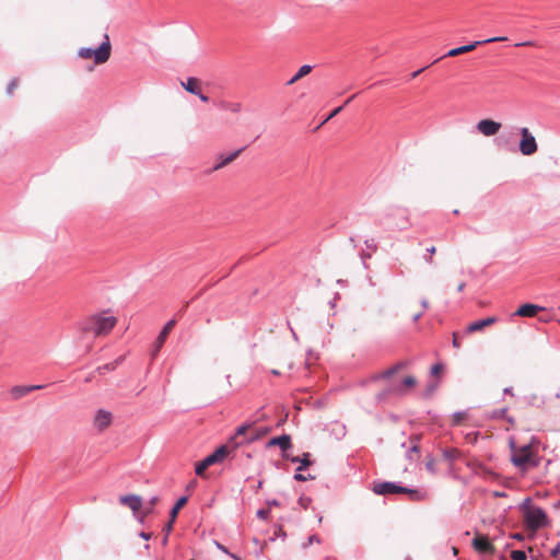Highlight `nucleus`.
<instances>
[{
    "instance_id": "obj_47",
    "label": "nucleus",
    "mask_w": 560,
    "mask_h": 560,
    "mask_svg": "<svg viewBox=\"0 0 560 560\" xmlns=\"http://www.w3.org/2000/svg\"><path fill=\"white\" fill-rule=\"evenodd\" d=\"M505 39H506V37H504V36H497V37L487 38V39H483L480 42H481V45H483V44H488V43L502 42Z\"/></svg>"
},
{
    "instance_id": "obj_10",
    "label": "nucleus",
    "mask_w": 560,
    "mask_h": 560,
    "mask_svg": "<svg viewBox=\"0 0 560 560\" xmlns=\"http://www.w3.org/2000/svg\"><path fill=\"white\" fill-rule=\"evenodd\" d=\"M250 424L244 423L236 429L235 434L230 439L229 443L233 444L234 447H237L245 443H250L257 439V435L247 436L246 432L249 429Z\"/></svg>"
},
{
    "instance_id": "obj_6",
    "label": "nucleus",
    "mask_w": 560,
    "mask_h": 560,
    "mask_svg": "<svg viewBox=\"0 0 560 560\" xmlns=\"http://www.w3.org/2000/svg\"><path fill=\"white\" fill-rule=\"evenodd\" d=\"M518 131V135L521 136L518 150L523 155H533L538 150V144L536 142L535 137L529 131L528 128L522 127L516 129Z\"/></svg>"
},
{
    "instance_id": "obj_9",
    "label": "nucleus",
    "mask_w": 560,
    "mask_h": 560,
    "mask_svg": "<svg viewBox=\"0 0 560 560\" xmlns=\"http://www.w3.org/2000/svg\"><path fill=\"white\" fill-rule=\"evenodd\" d=\"M176 322L175 319H170L168 322H166V324L163 326L162 330L160 331L156 340L154 341L152 348H151V357L152 359H155L160 352V350L162 349L168 334L171 332V330L173 329V327L175 326Z\"/></svg>"
},
{
    "instance_id": "obj_44",
    "label": "nucleus",
    "mask_w": 560,
    "mask_h": 560,
    "mask_svg": "<svg viewBox=\"0 0 560 560\" xmlns=\"http://www.w3.org/2000/svg\"><path fill=\"white\" fill-rule=\"evenodd\" d=\"M287 536L285 532L283 530L282 526H276L275 528V537H271L270 540H275L276 537L284 538Z\"/></svg>"
},
{
    "instance_id": "obj_63",
    "label": "nucleus",
    "mask_w": 560,
    "mask_h": 560,
    "mask_svg": "<svg viewBox=\"0 0 560 560\" xmlns=\"http://www.w3.org/2000/svg\"><path fill=\"white\" fill-rule=\"evenodd\" d=\"M514 539L516 540H523L524 539V535L521 534V533H516L512 536Z\"/></svg>"
},
{
    "instance_id": "obj_26",
    "label": "nucleus",
    "mask_w": 560,
    "mask_h": 560,
    "mask_svg": "<svg viewBox=\"0 0 560 560\" xmlns=\"http://www.w3.org/2000/svg\"><path fill=\"white\" fill-rule=\"evenodd\" d=\"M122 361V357H119L118 359H116L114 362H110V363H106L104 365H101L96 369V372L100 374V375H104L106 372H109V371H114L116 369V366L121 363Z\"/></svg>"
},
{
    "instance_id": "obj_49",
    "label": "nucleus",
    "mask_w": 560,
    "mask_h": 560,
    "mask_svg": "<svg viewBox=\"0 0 560 560\" xmlns=\"http://www.w3.org/2000/svg\"><path fill=\"white\" fill-rule=\"evenodd\" d=\"M364 244L368 248L372 249V250H376L377 248V245L375 243V240L374 238H368L364 241Z\"/></svg>"
},
{
    "instance_id": "obj_58",
    "label": "nucleus",
    "mask_w": 560,
    "mask_h": 560,
    "mask_svg": "<svg viewBox=\"0 0 560 560\" xmlns=\"http://www.w3.org/2000/svg\"><path fill=\"white\" fill-rule=\"evenodd\" d=\"M282 457H283L284 459H287V460H290V462H291V458H298L299 456H293V455L289 454V453H288V451H287V452L282 453Z\"/></svg>"
},
{
    "instance_id": "obj_21",
    "label": "nucleus",
    "mask_w": 560,
    "mask_h": 560,
    "mask_svg": "<svg viewBox=\"0 0 560 560\" xmlns=\"http://www.w3.org/2000/svg\"><path fill=\"white\" fill-rule=\"evenodd\" d=\"M180 84L185 91L194 95L199 94V91H201L200 81L195 77L187 78V80L185 82L182 81Z\"/></svg>"
},
{
    "instance_id": "obj_38",
    "label": "nucleus",
    "mask_w": 560,
    "mask_h": 560,
    "mask_svg": "<svg viewBox=\"0 0 560 560\" xmlns=\"http://www.w3.org/2000/svg\"><path fill=\"white\" fill-rule=\"evenodd\" d=\"M270 515V510L267 508V509H259L257 512H256V516L259 518V520H268Z\"/></svg>"
},
{
    "instance_id": "obj_60",
    "label": "nucleus",
    "mask_w": 560,
    "mask_h": 560,
    "mask_svg": "<svg viewBox=\"0 0 560 560\" xmlns=\"http://www.w3.org/2000/svg\"><path fill=\"white\" fill-rule=\"evenodd\" d=\"M153 508H154V506H151V505L147 506V508L143 510V514H144V515H149V514L153 513Z\"/></svg>"
},
{
    "instance_id": "obj_15",
    "label": "nucleus",
    "mask_w": 560,
    "mask_h": 560,
    "mask_svg": "<svg viewBox=\"0 0 560 560\" xmlns=\"http://www.w3.org/2000/svg\"><path fill=\"white\" fill-rule=\"evenodd\" d=\"M112 420H113L112 412L104 410V409H100L94 417V425L100 431H103L110 425Z\"/></svg>"
},
{
    "instance_id": "obj_54",
    "label": "nucleus",
    "mask_w": 560,
    "mask_h": 560,
    "mask_svg": "<svg viewBox=\"0 0 560 560\" xmlns=\"http://www.w3.org/2000/svg\"><path fill=\"white\" fill-rule=\"evenodd\" d=\"M159 501H160V498L158 495H153L150 498L148 504L151 506H154L155 504H158Z\"/></svg>"
},
{
    "instance_id": "obj_1",
    "label": "nucleus",
    "mask_w": 560,
    "mask_h": 560,
    "mask_svg": "<svg viewBox=\"0 0 560 560\" xmlns=\"http://www.w3.org/2000/svg\"><path fill=\"white\" fill-rule=\"evenodd\" d=\"M372 491L377 495L406 493L412 501H422L425 498L424 492L405 487L400 482L396 481H375L373 482Z\"/></svg>"
},
{
    "instance_id": "obj_53",
    "label": "nucleus",
    "mask_w": 560,
    "mask_h": 560,
    "mask_svg": "<svg viewBox=\"0 0 560 560\" xmlns=\"http://www.w3.org/2000/svg\"><path fill=\"white\" fill-rule=\"evenodd\" d=\"M389 393H390V390H389V389H386V390H384V392H382V393H378V394H377V396H376L377 400H378V401L384 400V399L387 397V395H388Z\"/></svg>"
},
{
    "instance_id": "obj_19",
    "label": "nucleus",
    "mask_w": 560,
    "mask_h": 560,
    "mask_svg": "<svg viewBox=\"0 0 560 560\" xmlns=\"http://www.w3.org/2000/svg\"><path fill=\"white\" fill-rule=\"evenodd\" d=\"M480 45H481V42L480 40H476V42L469 43V44L464 45V46L452 48L442 58L455 57V56H458L460 54L472 51L474 49H476Z\"/></svg>"
},
{
    "instance_id": "obj_34",
    "label": "nucleus",
    "mask_w": 560,
    "mask_h": 560,
    "mask_svg": "<svg viewBox=\"0 0 560 560\" xmlns=\"http://www.w3.org/2000/svg\"><path fill=\"white\" fill-rule=\"evenodd\" d=\"M511 558L513 560H526L527 559V555L524 550H513L511 552Z\"/></svg>"
},
{
    "instance_id": "obj_30",
    "label": "nucleus",
    "mask_w": 560,
    "mask_h": 560,
    "mask_svg": "<svg viewBox=\"0 0 560 560\" xmlns=\"http://www.w3.org/2000/svg\"><path fill=\"white\" fill-rule=\"evenodd\" d=\"M518 508L523 512V514L526 515V512L532 511L534 509V506H532V499L529 497L525 498Z\"/></svg>"
},
{
    "instance_id": "obj_36",
    "label": "nucleus",
    "mask_w": 560,
    "mask_h": 560,
    "mask_svg": "<svg viewBox=\"0 0 560 560\" xmlns=\"http://www.w3.org/2000/svg\"><path fill=\"white\" fill-rule=\"evenodd\" d=\"M214 544L219 550H221L225 555L230 556L232 559L240 560V558L235 553L230 552L229 549L224 545H222L218 541H215Z\"/></svg>"
},
{
    "instance_id": "obj_16",
    "label": "nucleus",
    "mask_w": 560,
    "mask_h": 560,
    "mask_svg": "<svg viewBox=\"0 0 560 560\" xmlns=\"http://www.w3.org/2000/svg\"><path fill=\"white\" fill-rule=\"evenodd\" d=\"M119 502L122 505L128 506L135 514L141 509L142 506V499L138 494H126L121 495L119 498Z\"/></svg>"
},
{
    "instance_id": "obj_48",
    "label": "nucleus",
    "mask_w": 560,
    "mask_h": 560,
    "mask_svg": "<svg viewBox=\"0 0 560 560\" xmlns=\"http://www.w3.org/2000/svg\"><path fill=\"white\" fill-rule=\"evenodd\" d=\"M175 520H173L172 517H170V521L164 525L163 527V533L167 535H170V533L172 532L173 529V524H174Z\"/></svg>"
},
{
    "instance_id": "obj_23",
    "label": "nucleus",
    "mask_w": 560,
    "mask_h": 560,
    "mask_svg": "<svg viewBox=\"0 0 560 560\" xmlns=\"http://www.w3.org/2000/svg\"><path fill=\"white\" fill-rule=\"evenodd\" d=\"M312 69H313V66H311V65H303L298 70V72L287 82V85L294 84L296 81H299L300 79H302L305 75H307L312 71Z\"/></svg>"
},
{
    "instance_id": "obj_35",
    "label": "nucleus",
    "mask_w": 560,
    "mask_h": 560,
    "mask_svg": "<svg viewBox=\"0 0 560 560\" xmlns=\"http://www.w3.org/2000/svg\"><path fill=\"white\" fill-rule=\"evenodd\" d=\"M425 468L431 472H435V459L432 455L427 456Z\"/></svg>"
},
{
    "instance_id": "obj_29",
    "label": "nucleus",
    "mask_w": 560,
    "mask_h": 560,
    "mask_svg": "<svg viewBox=\"0 0 560 560\" xmlns=\"http://www.w3.org/2000/svg\"><path fill=\"white\" fill-rule=\"evenodd\" d=\"M28 393H31V388L27 386H15L12 388V395L16 399L25 396Z\"/></svg>"
},
{
    "instance_id": "obj_25",
    "label": "nucleus",
    "mask_w": 560,
    "mask_h": 560,
    "mask_svg": "<svg viewBox=\"0 0 560 560\" xmlns=\"http://www.w3.org/2000/svg\"><path fill=\"white\" fill-rule=\"evenodd\" d=\"M410 441L412 442V446L406 452V458L409 459V460H413V453H419L420 451V447H419V441H420V435H412L410 438Z\"/></svg>"
},
{
    "instance_id": "obj_17",
    "label": "nucleus",
    "mask_w": 560,
    "mask_h": 560,
    "mask_svg": "<svg viewBox=\"0 0 560 560\" xmlns=\"http://www.w3.org/2000/svg\"><path fill=\"white\" fill-rule=\"evenodd\" d=\"M267 446H279L281 453H284L292 447L291 436L289 434L273 436L268 441Z\"/></svg>"
},
{
    "instance_id": "obj_7",
    "label": "nucleus",
    "mask_w": 560,
    "mask_h": 560,
    "mask_svg": "<svg viewBox=\"0 0 560 560\" xmlns=\"http://www.w3.org/2000/svg\"><path fill=\"white\" fill-rule=\"evenodd\" d=\"M511 462L523 472H526L530 468H535L539 465V458L536 457L534 454H522L517 452H514L512 454Z\"/></svg>"
},
{
    "instance_id": "obj_24",
    "label": "nucleus",
    "mask_w": 560,
    "mask_h": 560,
    "mask_svg": "<svg viewBox=\"0 0 560 560\" xmlns=\"http://www.w3.org/2000/svg\"><path fill=\"white\" fill-rule=\"evenodd\" d=\"M187 501H188V497H186V495L178 498L177 501L175 502L174 506L170 511V517H172L173 520H176L178 512L180 511V509H183L186 505Z\"/></svg>"
},
{
    "instance_id": "obj_8",
    "label": "nucleus",
    "mask_w": 560,
    "mask_h": 560,
    "mask_svg": "<svg viewBox=\"0 0 560 560\" xmlns=\"http://www.w3.org/2000/svg\"><path fill=\"white\" fill-rule=\"evenodd\" d=\"M291 463H299L300 466L296 468V472L294 474L293 478L296 481H307L313 480L315 477L312 475H303L301 471L307 469L310 466H312L313 460L311 459V453L305 452L298 458H291Z\"/></svg>"
},
{
    "instance_id": "obj_62",
    "label": "nucleus",
    "mask_w": 560,
    "mask_h": 560,
    "mask_svg": "<svg viewBox=\"0 0 560 560\" xmlns=\"http://www.w3.org/2000/svg\"><path fill=\"white\" fill-rule=\"evenodd\" d=\"M420 303L423 310L429 307V301L427 299H422Z\"/></svg>"
},
{
    "instance_id": "obj_5",
    "label": "nucleus",
    "mask_w": 560,
    "mask_h": 560,
    "mask_svg": "<svg viewBox=\"0 0 560 560\" xmlns=\"http://www.w3.org/2000/svg\"><path fill=\"white\" fill-rule=\"evenodd\" d=\"M524 522L528 529L537 530L548 525V516L544 509L534 506L532 511L524 515Z\"/></svg>"
},
{
    "instance_id": "obj_43",
    "label": "nucleus",
    "mask_w": 560,
    "mask_h": 560,
    "mask_svg": "<svg viewBox=\"0 0 560 560\" xmlns=\"http://www.w3.org/2000/svg\"><path fill=\"white\" fill-rule=\"evenodd\" d=\"M438 382H430L428 385H427V388H425V396H430L436 388H438Z\"/></svg>"
},
{
    "instance_id": "obj_42",
    "label": "nucleus",
    "mask_w": 560,
    "mask_h": 560,
    "mask_svg": "<svg viewBox=\"0 0 560 560\" xmlns=\"http://www.w3.org/2000/svg\"><path fill=\"white\" fill-rule=\"evenodd\" d=\"M312 502V499L310 497H300L299 498V504L303 508V509H307L308 505L311 504Z\"/></svg>"
},
{
    "instance_id": "obj_4",
    "label": "nucleus",
    "mask_w": 560,
    "mask_h": 560,
    "mask_svg": "<svg viewBox=\"0 0 560 560\" xmlns=\"http://www.w3.org/2000/svg\"><path fill=\"white\" fill-rule=\"evenodd\" d=\"M229 446L223 444L215 448L214 452L206 456L203 459L198 462L195 466V472L197 476L202 477L206 469L214 464L221 463L229 455Z\"/></svg>"
},
{
    "instance_id": "obj_33",
    "label": "nucleus",
    "mask_w": 560,
    "mask_h": 560,
    "mask_svg": "<svg viewBox=\"0 0 560 560\" xmlns=\"http://www.w3.org/2000/svg\"><path fill=\"white\" fill-rule=\"evenodd\" d=\"M506 411H508V408L504 407V408H500V409H495L491 412V418L492 419H504L505 416H506Z\"/></svg>"
},
{
    "instance_id": "obj_55",
    "label": "nucleus",
    "mask_w": 560,
    "mask_h": 560,
    "mask_svg": "<svg viewBox=\"0 0 560 560\" xmlns=\"http://www.w3.org/2000/svg\"><path fill=\"white\" fill-rule=\"evenodd\" d=\"M196 96H198L199 100L201 102H203V103H208L209 102V97L206 94H203L201 91H199V94H196Z\"/></svg>"
},
{
    "instance_id": "obj_32",
    "label": "nucleus",
    "mask_w": 560,
    "mask_h": 560,
    "mask_svg": "<svg viewBox=\"0 0 560 560\" xmlns=\"http://www.w3.org/2000/svg\"><path fill=\"white\" fill-rule=\"evenodd\" d=\"M343 109V105L341 106H338L336 107L335 109H332L328 115L327 117L320 122V125L316 128L318 129L320 126H323L324 124H326L327 121H329L330 119H332L335 116H337L341 110Z\"/></svg>"
},
{
    "instance_id": "obj_57",
    "label": "nucleus",
    "mask_w": 560,
    "mask_h": 560,
    "mask_svg": "<svg viewBox=\"0 0 560 560\" xmlns=\"http://www.w3.org/2000/svg\"><path fill=\"white\" fill-rule=\"evenodd\" d=\"M139 536H140L142 539H144V540H149V539H151L152 534H151V533H147V532H140V533H139Z\"/></svg>"
},
{
    "instance_id": "obj_31",
    "label": "nucleus",
    "mask_w": 560,
    "mask_h": 560,
    "mask_svg": "<svg viewBox=\"0 0 560 560\" xmlns=\"http://www.w3.org/2000/svg\"><path fill=\"white\" fill-rule=\"evenodd\" d=\"M409 226V221L406 215L401 219L399 223L396 224H387L388 229H398V230H406Z\"/></svg>"
},
{
    "instance_id": "obj_13",
    "label": "nucleus",
    "mask_w": 560,
    "mask_h": 560,
    "mask_svg": "<svg viewBox=\"0 0 560 560\" xmlns=\"http://www.w3.org/2000/svg\"><path fill=\"white\" fill-rule=\"evenodd\" d=\"M245 149H246V147L240 148V149L235 150L234 152L230 153L226 156L221 154L219 156V162L217 164H214L211 168L207 170L205 173L206 174H211V173H213L215 171L221 170L222 167H224L228 164H230L231 162H233Z\"/></svg>"
},
{
    "instance_id": "obj_56",
    "label": "nucleus",
    "mask_w": 560,
    "mask_h": 560,
    "mask_svg": "<svg viewBox=\"0 0 560 560\" xmlns=\"http://www.w3.org/2000/svg\"><path fill=\"white\" fill-rule=\"evenodd\" d=\"M452 345H453L454 348H459L460 347V342H459V340L457 338V335L455 332L453 334Z\"/></svg>"
},
{
    "instance_id": "obj_2",
    "label": "nucleus",
    "mask_w": 560,
    "mask_h": 560,
    "mask_svg": "<svg viewBox=\"0 0 560 560\" xmlns=\"http://www.w3.org/2000/svg\"><path fill=\"white\" fill-rule=\"evenodd\" d=\"M112 45L107 34L104 35V40L96 48L82 47L79 49L78 55L84 59H93L95 65H103L110 58Z\"/></svg>"
},
{
    "instance_id": "obj_3",
    "label": "nucleus",
    "mask_w": 560,
    "mask_h": 560,
    "mask_svg": "<svg viewBox=\"0 0 560 560\" xmlns=\"http://www.w3.org/2000/svg\"><path fill=\"white\" fill-rule=\"evenodd\" d=\"M115 316H104L102 314L93 315L89 318L84 330L92 331L95 336L108 334L116 325Z\"/></svg>"
},
{
    "instance_id": "obj_46",
    "label": "nucleus",
    "mask_w": 560,
    "mask_h": 560,
    "mask_svg": "<svg viewBox=\"0 0 560 560\" xmlns=\"http://www.w3.org/2000/svg\"><path fill=\"white\" fill-rule=\"evenodd\" d=\"M314 542H320V538L317 535H311L307 539V542L303 544V548H307L310 545Z\"/></svg>"
},
{
    "instance_id": "obj_11",
    "label": "nucleus",
    "mask_w": 560,
    "mask_h": 560,
    "mask_svg": "<svg viewBox=\"0 0 560 560\" xmlns=\"http://www.w3.org/2000/svg\"><path fill=\"white\" fill-rule=\"evenodd\" d=\"M516 127H514L511 131L502 132L497 138V145L499 148L513 151L515 152L516 149L514 148V140L515 137L518 135V131H516Z\"/></svg>"
},
{
    "instance_id": "obj_39",
    "label": "nucleus",
    "mask_w": 560,
    "mask_h": 560,
    "mask_svg": "<svg viewBox=\"0 0 560 560\" xmlns=\"http://www.w3.org/2000/svg\"><path fill=\"white\" fill-rule=\"evenodd\" d=\"M416 378L411 375L409 376H406L402 382H401V387L405 386V387H413L416 385Z\"/></svg>"
},
{
    "instance_id": "obj_52",
    "label": "nucleus",
    "mask_w": 560,
    "mask_h": 560,
    "mask_svg": "<svg viewBox=\"0 0 560 560\" xmlns=\"http://www.w3.org/2000/svg\"><path fill=\"white\" fill-rule=\"evenodd\" d=\"M551 557H558L560 555V542H558L550 551Z\"/></svg>"
},
{
    "instance_id": "obj_14",
    "label": "nucleus",
    "mask_w": 560,
    "mask_h": 560,
    "mask_svg": "<svg viewBox=\"0 0 560 560\" xmlns=\"http://www.w3.org/2000/svg\"><path fill=\"white\" fill-rule=\"evenodd\" d=\"M545 310L542 306L533 304V303H525L522 304L513 314L514 316H521V317H535L540 311Z\"/></svg>"
},
{
    "instance_id": "obj_20",
    "label": "nucleus",
    "mask_w": 560,
    "mask_h": 560,
    "mask_svg": "<svg viewBox=\"0 0 560 560\" xmlns=\"http://www.w3.org/2000/svg\"><path fill=\"white\" fill-rule=\"evenodd\" d=\"M409 365L408 361H399L389 369L383 371L381 374H378L375 378L376 380H387L392 377L394 374H396L398 371L406 369Z\"/></svg>"
},
{
    "instance_id": "obj_40",
    "label": "nucleus",
    "mask_w": 560,
    "mask_h": 560,
    "mask_svg": "<svg viewBox=\"0 0 560 560\" xmlns=\"http://www.w3.org/2000/svg\"><path fill=\"white\" fill-rule=\"evenodd\" d=\"M18 83H19V80L16 78H13L8 86H7V94L8 95H11L13 93V91L18 88Z\"/></svg>"
},
{
    "instance_id": "obj_61",
    "label": "nucleus",
    "mask_w": 560,
    "mask_h": 560,
    "mask_svg": "<svg viewBox=\"0 0 560 560\" xmlns=\"http://www.w3.org/2000/svg\"><path fill=\"white\" fill-rule=\"evenodd\" d=\"M503 394H504V395H511V396H513V395H514V394H513V388H512V387H505V388L503 389Z\"/></svg>"
},
{
    "instance_id": "obj_28",
    "label": "nucleus",
    "mask_w": 560,
    "mask_h": 560,
    "mask_svg": "<svg viewBox=\"0 0 560 560\" xmlns=\"http://www.w3.org/2000/svg\"><path fill=\"white\" fill-rule=\"evenodd\" d=\"M220 107L226 110H231L232 113H240L242 110V104L241 103H234V102H220Z\"/></svg>"
},
{
    "instance_id": "obj_27",
    "label": "nucleus",
    "mask_w": 560,
    "mask_h": 560,
    "mask_svg": "<svg viewBox=\"0 0 560 560\" xmlns=\"http://www.w3.org/2000/svg\"><path fill=\"white\" fill-rule=\"evenodd\" d=\"M460 453L457 448H445L443 450V458L448 463L455 462L459 457Z\"/></svg>"
},
{
    "instance_id": "obj_59",
    "label": "nucleus",
    "mask_w": 560,
    "mask_h": 560,
    "mask_svg": "<svg viewBox=\"0 0 560 560\" xmlns=\"http://www.w3.org/2000/svg\"><path fill=\"white\" fill-rule=\"evenodd\" d=\"M428 67H423L415 72L411 73V78L415 79L417 78L423 70H425Z\"/></svg>"
},
{
    "instance_id": "obj_41",
    "label": "nucleus",
    "mask_w": 560,
    "mask_h": 560,
    "mask_svg": "<svg viewBox=\"0 0 560 560\" xmlns=\"http://www.w3.org/2000/svg\"><path fill=\"white\" fill-rule=\"evenodd\" d=\"M443 368H444V365L442 363L433 364L431 368V371H430L431 375L438 376L441 373V371L443 370Z\"/></svg>"
},
{
    "instance_id": "obj_45",
    "label": "nucleus",
    "mask_w": 560,
    "mask_h": 560,
    "mask_svg": "<svg viewBox=\"0 0 560 560\" xmlns=\"http://www.w3.org/2000/svg\"><path fill=\"white\" fill-rule=\"evenodd\" d=\"M435 252H436L435 246H431V247L427 248V253L429 254V256H424V260L429 264H432L433 262L432 255H434Z\"/></svg>"
},
{
    "instance_id": "obj_22",
    "label": "nucleus",
    "mask_w": 560,
    "mask_h": 560,
    "mask_svg": "<svg viewBox=\"0 0 560 560\" xmlns=\"http://www.w3.org/2000/svg\"><path fill=\"white\" fill-rule=\"evenodd\" d=\"M472 547L480 552H486L491 550L493 547L491 542L486 537L477 536L471 541Z\"/></svg>"
},
{
    "instance_id": "obj_12",
    "label": "nucleus",
    "mask_w": 560,
    "mask_h": 560,
    "mask_svg": "<svg viewBox=\"0 0 560 560\" xmlns=\"http://www.w3.org/2000/svg\"><path fill=\"white\" fill-rule=\"evenodd\" d=\"M477 130L483 136L491 137L499 132L501 124L492 119H481L476 126Z\"/></svg>"
},
{
    "instance_id": "obj_18",
    "label": "nucleus",
    "mask_w": 560,
    "mask_h": 560,
    "mask_svg": "<svg viewBox=\"0 0 560 560\" xmlns=\"http://www.w3.org/2000/svg\"><path fill=\"white\" fill-rule=\"evenodd\" d=\"M498 322V318L495 316H490V317H486V318H482V319H478V320H475L472 323H470L468 326H467V329L466 331L471 334V332H476V331H480L482 330L485 327H488L494 323Z\"/></svg>"
},
{
    "instance_id": "obj_64",
    "label": "nucleus",
    "mask_w": 560,
    "mask_h": 560,
    "mask_svg": "<svg viewBox=\"0 0 560 560\" xmlns=\"http://www.w3.org/2000/svg\"><path fill=\"white\" fill-rule=\"evenodd\" d=\"M360 256H361L362 260L364 261L365 259H368V258H370V257H371V254L365 253V252H362V253L360 254Z\"/></svg>"
},
{
    "instance_id": "obj_37",
    "label": "nucleus",
    "mask_w": 560,
    "mask_h": 560,
    "mask_svg": "<svg viewBox=\"0 0 560 560\" xmlns=\"http://www.w3.org/2000/svg\"><path fill=\"white\" fill-rule=\"evenodd\" d=\"M466 418L465 411H456L453 413V423L459 424Z\"/></svg>"
},
{
    "instance_id": "obj_50",
    "label": "nucleus",
    "mask_w": 560,
    "mask_h": 560,
    "mask_svg": "<svg viewBox=\"0 0 560 560\" xmlns=\"http://www.w3.org/2000/svg\"><path fill=\"white\" fill-rule=\"evenodd\" d=\"M517 453L534 454L530 444H526V445L522 446Z\"/></svg>"
},
{
    "instance_id": "obj_51",
    "label": "nucleus",
    "mask_w": 560,
    "mask_h": 560,
    "mask_svg": "<svg viewBox=\"0 0 560 560\" xmlns=\"http://www.w3.org/2000/svg\"><path fill=\"white\" fill-rule=\"evenodd\" d=\"M266 504L269 510L272 506H280V502L277 499H268V500H266Z\"/></svg>"
}]
</instances>
